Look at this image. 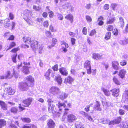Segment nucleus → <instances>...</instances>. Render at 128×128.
I'll list each match as a JSON object with an SVG mask.
<instances>
[{"label": "nucleus", "mask_w": 128, "mask_h": 128, "mask_svg": "<svg viewBox=\"0 0 128 128\" xmlns=\"http://www.w3.org/2000/svg\"><path fill=\"white\" fill-rule=\"evenodd\" d=\"M32 14V12H30V10L26 9L24 11L23 16L24 19L28 23L29 25L32 26L33 24L32 20L30 18H29L27 16H28L29 14Z\"/></svg>", "instance_id": "f257e3e1"}, {"label": "nucleus", "mask_w": 128, "mask_h": 128, "mask_svg": "<svg viewBox=\"0 0 128 128\" xmlns=\"http://www.w3.org/2000/svg\"><path fill=\"white\" fill-rule=\"evenodd\" d=\"M30 46L34 50H36L37 49H39V52L40 54H41L42 52V47L41 46L38 45V42L36 40H32L30 44Z\"/></svg>", "instance_id": "f03ea898"}, {"label": "nucleus", "mask_w": 128, "mask_h": 128, "mask_svg": "<svg viewBox=\"0 0 128 128\" xmlns=\"http://www.w3.org/2000/svg\"><path fill=\"white\" fill-rule=\"evenodd\" d=\"M58 105L60 110H62L63 109L64 111V113L62 118V121H64L66 118V115L68 113V111L69 110L68 108H65L66 105L64 103H61L59 102L58 104Z\"/></svg>", "instance_id": "7ed1b4c3"}, {"label": "nucleus", "mask_w": 128, "mask_h": 128, "mask_svg": "<svg viewBox=\"0 0 128 128\" xmlns=\"http://www.w3.org/2000/svg\"><path fill=\"white\" fill-rule=\"evenodd\" d=\"M49 92L50 94L55 95L56 94H58L60 91L58 88L53 86L50 88Z\"/></svg>", "instance_id": "20e7f679"}, {"label": "nucleus", "mask_w": 128, "mask_h": 128, "mask_svg": "<svg viewBox=\"0 0 128 128\" xmlns=\"http://www.w3.org/2000/svg\"><path fill=\"white\" fill-rule=\"evenodd\" d=\"M26 80L29 86L32 87L34 84V79L31 76H29L26 78Z\"/></svg>", "instance_id": "39448f33"}, {"label": "nucleus", "mask_w": 128, "mask_h": 128, "mask_svg": "<svg viewBox=\"0 0 128 128\" xmlns=\"http://www.w3.org/2000/svg\"><path fill=\"white\" fill-rule=\"evenodd\" d=\"M22 63H21L20 65H18L16 67H14L13 69V75L16 78H17L19 76L18 72L19 70V69L22 67Z\"/></svg>", "instance_id": "423d86ee"}, {"label": "nucleus", "mask_w": 128, "mask_h": 128, "mask_svg": "<svg viewBox=\"0 0 128 128\" xmlns=\"http://www.w3.org/2000/svg\"><path fill=\"white\" fill-rule=\"evenodd\" d=\"M47 102L48 103V111L50 113H52V114L54 113L55 111L54 110V106L52 104H51L52 102L53 101L50 99H48Z\"/></svg>", "instance_id": "0eeeda50"}, {"label": "nucleus", "mask_w": 128, "mask_h": 128, "mask_svg": "<svg viewBox=\"0 0 128 128\" xmlns=\"http://www.w3.org/2000/svg\"><path fill=\"white\" fill-rule=\"evenodd\" d=\"M18 86L21 90L25 91L27 90L29 86L27 83L22 82L19 83Z\"/></svg>", "instance_id": "6e6552de"}, {"label": "nucleus", "mask_w": 128, "mask_h": 128, "mask_svg": "<svg viewBox=\"0 0 128 128\" xmlns=\"http://www.w3.org/2000/svg\"><path fill=\"white\" fill-rule=\"evenodd\" d=\"M77 119L76 116L72 114L68 115L67 117V121L69 123H72Z\"/></svg>", "instance_id": "1a4fd4ad"}, {"label": "nucleus", "mask_w": 128, "mask_h": 128, "mask_svg": "<svg viewBox=\"0 0 128 128\" xmlns=\"http://www.w3.org/2000/svg\"><path fill=\"white\" fill-rule=\"evenodd\" d=\"M24 64L25 66H23L22 71L25 74H28L30 72L28 70L30 67L28 66L30 65V63L29 62L28 63L26 62H24Z\"/></svg>", "instance_id": "9d476101"}, {"label": "nucleus", "mask_w": 128, "mask_h": 128, "mask_svg": "<svg viewBox=\"0 0 128 128\" xmlns=\"http://www.w3.org/2000/svg\"><path fill=\"white\" fill-rule=\"evenodd\" d=\"M23 41L25 43V46L27 48L29 47V45L30 44L32 40H31V38L30 37L25 36L22 38Z\"/></svg>", "instance_id": "9b49d317"}, {"label": "nucleus", "mask_w": 128, "mask_h": 128, "mask_svg": "<svg viewBox=\"0 0 128 128\" xmlns=\"http://www.w3.org/2000/svg\"><path fill=\"white\" fill-rule=\"evenodd\" d=\"M33 99L31 98H28L23 101V105L25 106L28 107L30 104Z\"/></svg>", "instance_id": "f8f14e48"}, {"label": "nucleus", "mask_w": 128, "mask_h": 128, "mask_svg": "<svg viewBox=\"0 0 128 128\" xmlns=\"http://www.w3.org/2000/svg\"><path fill=\"white\" fill-rule=\"evenodd\" d=\"M1 22L6 28L9 27L10 24V20L8 18L1 20Z\"/></svg>", "instance_id": "ddd939ff"}, {"label": "nucleus", "mask_w": 128, "mask_h": 128, "mask_svg": "<svg viewBox=\"0 0 128 128\" xmlns=\"http://www.w3.org/2000/svg\"><path fill=\"white\" fill-rule=\"evenodd\" d=\"M122 101L126 103H128V90H125L123 96Z\"/></svg>", "instance_id": "4468645a"}, {"label": "nucleus", "mask_w": 128, "mask_h": 128, "mask_svg": "<svg viewBox=\"0 0 128 128\" xmlns=\"http://www.w3.org/2000/svg\"><path fill=\"white\" fill-rule=\"evenodd\" d=\"M4 91L7 94L10 95L13 94L15 92V90L13 89L12 88L10 87L8 88H7L5 89Z\"/></svg>", "instance_id": "2eb2a0df"}, {"label": "nucleus", "mask_w": 128, "mask_h": 128, "mask_svg": "<svg viewBox=\"0 0 128 128\" xmlns=\"http://www.w3.org/2000/svg\"><path fill=\"white\" fill-rule=\"evenodd\" d=\"M94 108L95 110L101 111L102 108L100 107V103L98 101H96L94 104Z\"/></svg>", "instance_id": "dca6fc26"}, {"label": "nucleus", "mask_w": 128, "mask_h": 128, "mask_svg": "<svg viewBox=\"0 0 128 128\" xmlns=\"http://www.w3.org/2000/svg\"><path fill=\"white\" fill-rule=\"evenodd\" d=\"M112 93V95L114 96L117 97L119 95L120 90L118 88H114L110 91Z\"/></svg>", "instance_id": "f3484780"}, {"label": "nucleus", "mask_w": 128, "mask_h": 128, "mask_svg": "<svg viewBox=\"0 0 128 128\" xmlns=\"http://www.w3.org/2000/svg\"><path fill=\"white\" fill-rule=\"evenodd\" d=\"M116 20L115 17L110 16L108 18L106 22L107 24H110L114 23Z\"/></svg>", "instance_id": "a211bd4d"}, {"label": "nucleus", "mask_w": 128, "mask_h": 128, "mask_svg": "<svg viewBox=\"0 0 128 128\" xmlns=\"http://www.w3.org/2000/svg\"><path fill=\"white\" fill-rule=\"evenodd\" d=\"M121 118L120 116L118 117L116 119L114 120L110 121V122L109 124H118L121 121Z\"/></svg>", "instance_id": "6ab92c4d"}, {"label": "nucleus", "mask_w": 128, "mask_h": 128, "mask_svg": "<svg viewBox=\"0 0 128 128\" xmlns=\"http://www.w3.org/2000/svg\"><path fill=\"white\" fill-rule=\"evenodd\" d=\"M126 72V70L124 69H121L119 72L118 75L122 79L125 77V76Z\"/></svg>", "instance_id": "aec40b11"}, {"label": "nucleus", "mask_w": 128, "mask_h": 128, "mask_svg": "<svg viewBox=\"0 0 128 128\" xmlns=\"http://www.w3.org/2000/svg\"><path fill=\"white\" fill-rule=\"evenodd\" d=\"M55 125V123L52 120L50 119L48 120L47 125L49 128H54Z\"/></svg>", "instance_id": "412c9836"}, {"label": "nucleus", "mask_w": 128, "mask_h": 128, "mask_svg": "<svg viewBox=\"0 0 128 128\" xmlns=\"http://www.w3.org/2000/svg\"><path fill=\"white\" fill-rule=\"evenodd\" d=\"M74 79L70 76L66 78L65 79L64 82L66 84H70L73 81Z\"/></svg>", "instance_id": "4be33fe9"}, {"label": "nucleus", "mask_w": 128, "mask_h": 128, "mask_svg": "<svg viewBox=\"0 0 128 128\" xmlns=\"http://www.w3.org/2000/svg\"><path fill=\"white\" fill-rule=\"evenodd\" d=\"M69 34L71 37H74L76 36L78 34V29H76L73 32H70L69 33Z\"/></svg>", "instance_id": "5701e85b"}, {"label": "nucleus", "mask_w": 128, "mask_h": 128, "mask_svg": "<svg viewBox=\"0 0 128 128\" xmlns=\"http://www.w3.org/2000/svg\"><path fill=\"white\" fill-rule=\"evenodd\" d=\"M13 76V71H8L5 75L6 78H12Z\"/></svg>", "instance_id": "b1692460"}, {"label": "nucleus", "mask_w": 128, "mask_h": 128, "mask_svg": "<svg viewBox=\"0 0 128 128\" xmlns=\"http://www.w3.org/2000/svg\"><path fill=\"white\" fill-rule=\"evenodd\" d=\"M60 72L64 76H67L68 74V72L66 69L64 68H62L59 69Z\"/></svg>", "instance_id": "393cba45"}, {"label": "nucleus", "mask_w": 128, "mask_h": 128, "mask_svg": "<svg viewBox=\"0 0 128 128\" xmlns=\"http://www.w3.org/2000/svg\"><path fill=\"white\" fill-rule=\"evenodd\" d=\"M84 67L85 68H90L91 67L90 62L88 60L85 61L84 64Z\"/></svg>", "instance_id": "a878e982"}, {"label": "nucleus", "mask_w": 128, "mask_h": 128, "mask_svg": "<svg viewBox=\"0 0 128 128\" xmlns=\"http://www.w3.org/2000/svg\"><path fill=\"white\" fill-rule=\"evenodd\" d=\"M55 80L60 85L61 84L62 80L60 76L57 75L56 76Z\"/></svg>", "instance_id": "bb28decb"}, {"label": "nucleus", "mask_w": 128, "mask_h": 128, "mask_svg": "<svg viewBox=\"0 0 128 128\" xmlns=\"http://www.w3.org/2000/svg\"><path fill=\"white\" fill-rule=\"evenodd\" d=\"M0 105L2 108L3 110H6L7 109V105L5 102L2 101H0Z\"/></svg>", "instance_id": "cd10ccee"}, {"label": "nucleus", "mask_w": 128, "mask_h": 128, "mask_svg": "<svg viewBox=\"0 0 128 128\" xmlns=\"http://www.w3.org/2000/svg\"><path fill=\"white\" fill-rule=\"evenodd\" d=\"M112 67L114 69L118 70V69L119 68L118 66L119 64L118 62L115 61H113L112 62Z\"/></svg>", "instance_id": "c85d7f7f"}, {"label": "nucleus", "mask_w": 128, "mask_h": 128, "mask_svg": "<svg viewBox=\"0 0 128 128\" xmlns=\"http://www.w3.org/2000/svg\"><path fill=\"white\" fill-rule=\"evenodd\" d=\"M16 45V42L14 41L11 42H10L9 46L7 50H8L13 47L15 46Z\"/></svg>", "instance_id": "c756f323"}, {"label": "nucleus", "mask_w": 128, "mask_h": 128, "mask_svg": "<svg viewBox=\"0 0 128 128\" xmlns=\"http://www.w3.org/2000/svg\"><path fill=\"white\" fill-rule=\"evenodd\" d=\"M65 18L69 20L71 23L73 21V17L71 14H69L67 15L65 17Z\"/></svg>", "instance_id": "7c9ffc66"}, {"label": "nucleus", "mask_w": 128, "mask_h": 128, "mask_svg": "<svg viewBox=\"0 0 128 128\" xmlns=\"http://www.w3.org/2000/svg\"><path fill=\"white\" fill-rule=\"evenodd\" d=\"M111 36V33L110 32H107L105 34L104 38L105 40H108L110 39Z\"/></svg>", "instance_id": "2f4dec72"}, {"label": "nucleus", "mask_w": 128, "mask_h": 128, "mask_svg": "<svg viewBox=\"0 0 128 128\" xmlns=\"http://www.w3.org/2000/svg\"><path fill=\"white\" fill-rule=\"evenodd\" d=\"M119 24L121 27L124 26V22L123 18L122 17H120L119 18Z\"/></svg>", "instance_id": "473e14b6"}, {"label": "nucleus", "mask_w": 128, "mask_h": 128, "mask_svg": "<svg viewBox=\"0 0 128 128\" xmlns=\"http://www.w3.org/2000/svg\"><path fill=\"white\" fill-rule=\"evenodd\" d=\"M68 96V94L62 92L59 96L60 98L62 100L66 98Z\"/></svg>", "instance_id": "72a5a7b5"}, {"label": "nucleus", "mask_w": 128, "mask_h": 128, "mask_svg": "<svg viewBox=\"0 0 128 128\" xmlns=\"http://www.w3.org/2000/svg\"><path fill=\"white\" fill-rule=\"evenodd\" d=\"M102 90L106 96H109L110 95V91H109L108 90L106 89L103 88H102Z\"/></svg>", "instance_id": "f704fd0d"}, {"label": "nucleus", "mask_w": 128, "mask_h": 128, "mask_svg": "<svg viewBox=\"0 0 128 128\" xmlns=\"http://www.w3.org/2000/svg\"><path fill=\"white\" fill-rule=\"evenodd\" d=\"M42 26L46 28H47L49 25L48 21L47 20L44 21L42 23Z\"/></svg>", "instance_id": "c9c22d12"}, {"label": "nucleus", "mask_w": 128, "mask_h": 128, "mask_svg": "<svg viewBox=\"0 0 128 128\" xmlns=\"http://www.w3.org/2000/svg\"><path fill=\"white\" fill-rule=\"evenodd\" d=\"M20 48L18 47H17L13 48L10 51V52L12 53L15 54L14 56H17L16 52L20 50Z\"/></svg>", "instance_id": "e433bc0d"}, {"label": "nucleus", "mask_w": 128, "mask_h": 128, "mask_svg": "<svg viewBox=\"0 0 128 128\" xmlns=\"http://www.w3.org/2000/svg\"><path fill=\"white\" fill-rule=\"evenodd\" d=\"M6 122L4 120H0V128H2V127L4 126L6 124Z\"/></svg>", "instance_id": "4c0bfd02"}, {"label": "nucleus", "mask_w": 128, "mask_h": 128, "mask_svg": "<svg viewBox=\"0 0 128 128\" xmlns=\"http://www.w3.org/2000/svg\"><path fill=\"white\" fill-rule=\"evenodd\" d=\"M49 29L52 32H56L57 31V30L55 28L52 24H50V25Z\"/></svg>", "instance_id": "58836bf2"}, {"label": "nucleus", "mask_w": 128, "mask_h": 128, "mask_svg": "<svg viewBox=\"0 0 128 128\" xmlns=\"http://www.w3.org/2000/svg\"><path fill=\"white\" fill-rule=\"evenodd\" d=\"M22 56H12V60L14 62H16V60H20V59L22 58Z\"/></svg>", "instance_id": "ea45409f"}, {"label": "nucleus", "mask_w": 128, "mask_h": 128, "mask_svg": "<svg viewBox=\"0 0 128 128\" xmlns=\"http://www.w3.org/2000/svg\"><path fill=\"white\" fill-rule=\"evenodd\" d=\"M113 80L114 83L117 85H120V84L119 81L114 76L113 77Z\"/></svg>", "instance_id": "a19ab883"}, {"label": "nucleus", "mask_w": 128, "mask_h": 128, "mask_svg": "<svg viewBox=\"0 0 128 128\" xmlns=\"http://www.w3.org/2000/svg\"><path fill=\"white\" fill-rule=\"evenodd\" d=\"M45 34L46 37L48 38H52V35L51 32L50 31H46L45 32Z\"/></svg>", "instance_id": "79ce46f5"}, {"label": "nucleus", "mask_w": 128, "mask_h": 128, "mask_svg": "<svg viewBox=\"0 0 128 128\" xmlns=\"http://www.w3.org/2000/svg\"><path fill=\"white\" fill-rule=\"evenodd\" d=\"M50 72V70H49L46 72L45 74V76L46 78L48 80H49L50 79L49 76Z\"/></svg>", "instance_id": "37998d69"}, {"label": "nucleus", "mask_w": 128, "mask_h": 128, "mask_svg": "<svg viewBox=\"0 0 128 128\" xmlns=\"http://www.w3.org/2000/svg\"><path fill=\"white\" fill-rule=\"evenodd\" d=\"M21 120L23 122H29L31 121L28 118H22Z\"/></svg>", "instance_id": "c03bdc74"}, {"label": "nucleus", "mask_w": 128, "mask_h": 128, "mask_svg": "<svg viewBox=\"0 0 128 128\" xmlns=\"http://www.w3.org/2000/svg\"><path fill=\"white\" fill-rule=\"evenodd\" d=\"M113 28L114 27L112 25H109L108 26L106 29L107 31L109 32L113 30Z\"/></svg>", "instance_id": "a18cd8bd"}, {"label": "nucleus", "mask_w": 128, "mask_h": 128, "mask_svg": "<svg viewBox=\"0 0 128 128\" xmlns=\"http://www.w3.org/2000/svg\"><path fill=\"white\" fill-rule=\"evenodd\" d=\"M76 128H84V126L81 123H79L75 124Z\"/></svg>", "instance_id": "49530a36"}, {"label": "nucleus", "mask_w": 128, "mask_h": 128, "mask_svg": "<svg viewBox=\"0 0 128 128\" xmlns=\"http://www.w3.org/2000/svg\"><path fill=\"white\" fill-rule=\"evenodd\" d=\"M57 39L55 38H53L52 39V46H54L57 42Z\"/></svg>", "instance_id": "de8ad7c7"}, {"label": "nucleus", "mask_w": 128, "mask_h": 128, "mask_svg": "<svg viewBox=\"0 0 128 128\" xmlns=\"http://www.w3.org/2000/svg\"><path fill=\"white\" fill-rule=\"evenodd\" d=\"M14 36L13 35H11L9 36L7 40L9 41L13 40L14 39Z\"/></svg>", "instance_id": "09e8293b"}, {"label": "nucleus", "mask_w": 128, "mask_h": 128, "mask_svg": "<svg viewBox=\"0 0 128 128\" xmlns=\"http://www.w3.org/2000/svg\"><path fill=\"white\" fill-rule=\"evenodd\" d=\"M85 117H86V118L90 121V122H94V120L92 118L91 116L90 115H89L88 114V115H87V116H86Z\"/></svg>", "instance_id": "8fccbe9b"}, {"label": "nucleus", "mask_w": 128, "mask_h": 128, "mask_svg": "<svg viewBox=\"0 0 128 128\" xmlns=\"http://www.w3.org/2000/svg\"><path fill=\"white\" fill-rule=\"evenodd\" d=\"M86 18L87 22H91L92 21V19L90 16L88 15H86Z\"/></svg>", "instance_id": "3c124183"}, {"label": "nucleus", "mask_w": 128, "mask_h": 128, "mask_svg": "<svg viewBox=\"0 0 128 128\" xmlns=\"http://www.w3.org/2000/svg\"><path fill=\"white\" fill-rule=\"evenodd\" d=\"M112 31V33L115 36H117L118 35V31L116 28H115Z\"/></svg>", "instance_id": "603ef678"}, {"label": "nucleus", "mask_w": 128, "mask_h": 128, "mask_svg": "<svg viewBox=\"0 0 128 128\" xmlns=\"http://www.w3.org/2000/svg\"><path fill=\"white\" fill-rule=\"evenodd\" d=\"M96 32L94 30H91L90 33L89 34V35L90 36H92L94 35L96 33Z\"/></svg>", "instance_id": "864d4df0"}, {"label": "nucleus", "mask_w": 128, "mask_h": 128, "mask_svg": "<svg viewBox=\"0 0 128 128\" xmlns=\"http://www.w3.org/2000/svg\"><path fill=\"white\" fill-rule=\"evenodd\" d=\"M48 13L50 18H52L54 17V13L52 11H50L48 12Z\"/></svg>", "instance_id": "5fc2aeb1"}, {"label": "nucleus", "mask_w": 128, "mask_h": 128, "mask_svg": "<svg viewBox=\"0 0 128 128\" xmlns=\"http://www.w3.org/2000/svg\"><path fill=\"white\" fill-rule=\"evenodd\" d=\"M18 111L17 108L15 107L12 108L11 109V111L13 113H16Z\"/></svg>", "instance_id": "6e6d98bb"}, {"label": "nucleus", "mask_w": 128, "mask_h": 128, "mask_svg": "<svg viewBox=\"0 0 128 128\" xmlns=\"http://www.w3.org/2000/svg\"><path fill=\"white\" fill-rule=\"evenodd\" d=\"M70 41L72 44V45H74L75 44L76 39L75 38H70Z\"/></svg>", "instance_id": "4d7b16f0"}, {"label": "nucleus", "mask_w": 128, "mask_h": 128, "mask_svg": "<svg viewBox=\"0 0 128 128\" xmlns=\"http://www.w3.org/2000/svg\"><path fill=\"white\" fill-rule=\"evenodd\" d=\"M109 5L108 4H105L103 7L104 9L105 10H108L109 9Z\"/></svg>", "instance_id": "13d9d810"}, {"label": "nucleus", "mask_w": 128, "mask_h": 128, "mask_svg": "<svg viewBox=\"0 0 128 128\" xmlns=\"http://www.w3.org/2000/svg\"><path fill=\"white\" fill-rule=\"evenodd\" d=\"M126 122H122L120 126V128H125V126L126 124Z\"/></svg>", "instance_id": "bf43d9fd"}, {"label": "nucleus", "mask_w": 128, "mask_h": 128, "mask_svg": "<svg viewBox=\"0 0 128 128\" xmlns=\"http://www.w3.org/2000/svg\"><path fill=\"white\" fill-rule=\"evenodd\" d=\"M32 128H36V126L34 125H32L30 126L24 125V126L23 128H32Z\"/></svg>", "instance_id": "052dcab7"}, {"label": "nucleus", "mask_w": 128, "mask_h": 128, "mask_svg": "<svg viewBox=\"0 0 128 128\" xmlns=\"http://www.w3.org/2000/svg\"><path fill=\"white\" fill-rule=\"evenodd\" d=\"M9 17L10 20H13L14 18V15L12 12H10L9 14Z\"/></svg>", "instance_id": "680f3d73"}, {"label": "nucleus", "mask_w": 128, "mask_h": 128, "mask_svg": "<svg viewBox=\"0 0 128 128\" xmlns=\"http://www.w3.org/2000/svg\"><path fill=\"white\" fill-rule=\"evenodd\" d=\"M33 8L36 11H39L40 10V8L39 6H37L35 5L33 6Z\"/></svg>", "instance_id": "e2e57ef3"}, {"label": "nucleus", "mask_w": 128, "mask_h": 128, "mask_svg": "<svg viewBox=\"0 0 128 128\" xmlns=\"http://www.w3.org/2000/svg\"><path fill=\"white\" fill-rule=\"evenodd\" d=\"M102 104L103 106L105 107V108H106L107 106H109V104H108V102H102Z\"/></svg>", "instance_id": "0e129e2a"}, {"label": "nucleus", "mask_w": 128, "mask_h": 128, "mask_svg": "<svg viewBox=\"0 0 128 128\" xmlns=\"http://www.w3.org/2000/svg\"><path fill=\"white\" fill-rule=\"evenodd\" d=\"M82 32L84 35H86L87 34V30L86 28L84 27L83 28Z\"/></svg>", "instance_id": "69168bd1"}, {"label": "nucleus", "mask_w": 128, "mask_h": 128, "mask_svg": "<svg viewBox=\"0 0 128 128\" xmlns=\"http://www.w3.org/2000/svg\"><path fill=\"white\" fill-rule=\"evenodd\" d=\"M10 34V32H7L4 34L3 36L4 38H7L8 37Z\"/></svg>", "instance_id": "338daca9"}, {"label": "nucleus", "mask_w": 128, "mask_h": 128, "mask_svg": "<svg viewBox=\"0 0 128 128\" xmlns=\"http://www.w3.org/2000/svg\"><path fill=\"white\" fill-rule=\"evenodd\" d=\"M119 113L121 115H123L124 114V111L121 109H120L119 111Z\"/></svg>", "instance_id": "774afa93"}]
</instances>
